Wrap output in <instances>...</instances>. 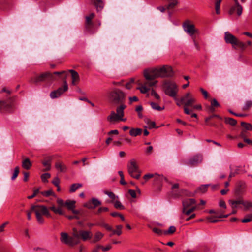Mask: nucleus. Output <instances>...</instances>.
<instances>
[{
  "label": "nucleus",
  "mask_w": 252,
  "mask_h": 252,
  "mask_svg": "<svg viewBox=\"0 0 252 252\" xmlns=\"http://www.w3.org/2000/svg\"><path fill=\"white\" fill-rule=\"evenodd\" d=\"M46 72L40 74V75L36 76L34 78H32L31 81L34 83H37L39 82H42L46 80Z\"/></svg>",
  "instance_id": "4be33fe9"
},
{
  "label": "nucleus",
  "mask_w": 252,
  "mask_h": 252,
  "mask_svg": "<svg viewBox=\"0 0 252 252\" xmlns=\"http://www.w3.org/2000/svg\"><path fill=\"white\" fill-rule=\"evenodd\" d=\"M244 201L242 199H238V200H234L232 201V204H236L237 205L238 204H242L243 205H244Z\"/></svg>",
  "instance_id": "0e129e2a"
},
{
  "label": "nucleus",
  "mask_w": 252,
  "mask_h": 252,
  "mask_svg": "<svg viewBox=\"0 0 252 252\" xmlns=\"http://www.w3.org/2000/svg\"><path fill=\"white\" fill-rule=\"evenodd\" d=\"M241 126L244 128V129L246 131L252 130V125L250 123L242 122H241Z\"/></svg>",
  "instance_id": "f704fd0d"
},
{
  "label": "nucleus",
  "mask_w": 252,
  "mask_h": 252,
  "mask_svg": "<svg viewBox=\"0 0 252 252\" xmlns=\"http://www.w3.org/2000/svg\"><path fill=\"white\" fill-rule=\"evenodd\" d=\"M128 172L130 176L135 179H139L141 175V172L137 165L136 161L131 159L127 164Z\"/></svg>",
  "instance_id": "423d86ee"
},
{
  "label": "nucleus",
  "mask_w": 252,
  "mask_h": 252,
  "mask_svg": "<svg viewBox=\"0 0 252 252\" xmlns=\"http://www.w3.org/2000/svg\"><path fill=\"white\" fill-rule=\"evenodd\" d=\"M91 203H93V209H94L96 207L101 204V201H100L98 199L95 198H93L91 199Z\"/></svg>",
  "instance_id": "7c9ffc66"
},
{
  "label": "nucleus",
  "mask_w": 252,
  "mask_h": 252,
  "mask_svg": "<svg viewBox=\"0 0 252 252\" xmlns=\"http://www.w3.org/2000/svg\"><path fill=\"white\" fill-rule=\"evenodd\" d=\"M40 193L42 195L46 196V197H48L50 195H53V196L55 195L54 193L52 191V190H49L47 191H42V192H40Z\"/></svg>",
  "instance_id": "a19ab883"
},
{
  "label": "nucleus",
  "mask_w": 252,
  "mask_h": 252,
  "mask_svg": "<svg viewBox=\"0 0 252 252\" xmlns=\"http://www.w3.org/2000/svg\"><path fill=\"white\" fill-rule=\"evenodd\" d=\"M224 40L226 43L231 44L233 47L237 46L242 50H244L246 48L245 44L239 40L228 32H226L224 33Z\"/></svg>",
  "instance_id": "20e7f679"
},
{
  "label": "nucleus",
  "mask_w": 252,
  "mask_h": 252,
  "mask_svg": "<svg viewBox=\"0 0 252 252\" xmlns=\"http://www.w3.org/2000/svg\"><path fill=\"white\" fill-rule=\"evenodd\" d=\"M51 176L50 174L49 173H44L41 176V178L43 182H48V179L50 178Z\"/></svg>",
  "instance_id": "49530a36"
},
{
  "label": "nucleus",
  "mask_w": 252,
  "mask_h": 252,
  "mask_svg": "<svg viewBox=\"0 0 252 252\" xmlns=\"http://www.w3.org/2000/svg\"><path fill=\"white\" fill-rule=\"evenodd\" d=\"M176 231V228L174 226H171L168 230L164 232L165 234H172Z\"/></svg>",
  "instance_id": "5fc2aeb1"
},
{
  "label": "nucleus",
  "mask_w": 252,
  "mask_h": 252,
  "mask_svg": "<svg viewBox=\"0 0 252 252\" xmlns=\"http://www.w3.org/2000/svg\"><path fill=\"white\" fill-rule=\"evenodd\" d=\"M82 187V184L80 183H76V184H73L70 186V192H75L79 188Z\"/></svg>",
  "instance_id": "cd10ccee"
},
{
  "label": "nucleus",
  "mask_w": 252,
  "mask_h": 252,
  "mask_svg": "<svg viewBox=\"0 0 252 252\" xmlns=\"http://www.w3.org/2000/svg\"><path fill=\"white\" fill-rule=\"evenodd\" d=\"M19 172V168L18 166H17L15 168L14 173L13 174L12 176L11 177L12 180H14L17 178V177L18 175Z\"/></svg>",
  "instance_id": "c03bdc74"
},
{
  "label": "nucleus",
  "mask_w": 252,
  "mask_h": 252,
  "mask_svg": "<svg viewBox=\"0 0 252 252\" xmlns=\"http://www.w3.org/2000/svg\"><path fill=\"white\" fill-rule=\"evenodd\" d=\"M128 193L132 198H135L136 197V194L135 190L129 189L128 190Z\"/></svg>",
  "instance_id": "338daca9"
},
{
  "label": "nucleus",
  "mask_w": 252,
  "mask_h": 252,
  "mask_svg": "<svg viewBox=\"0 0 252 252\" xmlns=\"http://www.w3.org/2000/svg\"><path fill=\"white\" fill-rule=\"evenodd\" d=\"M55 168L61 172H65L66 166L62 162L58 161L55 163Z\"/></svg>",
  "instance_id": "5701e85b"
},
{
  "label": "nucleus",
  "mask_w": 252,
  "mask_h": 252,
  "mask_svg": "<svg viewBox=\"0 0 252 252\" xmlns=\"http://www.w3.org/2000/svg\"><path fill=\"white\" fill-rule=\"evenodd\" d=\"M151 95L154 96L158 100L160 99L159 95L153 89H152L151 90Z\"/></svg>",
  "instance_id": "680f3d73"
},
{
  "label": "nucleus",
  "mask_w": 252,
  "mask_h": 252,
  "mask_svg": "<svg viewBox=\"0 0 252 252\" xmlns=\"http://www.w3.org/2000/svg\"><path fill=\"white\" fill-rule=\"evenodd\" d=\"M212 118H218L219 119H221V117H220L218 115L214 114L210 116V117L206 118L205 119V122H208L210 120L212 119Z\"/></svg>",
  "instance_id": "13d9d810"
},
{
  "label": "nucleus",
  "mask_w": 252,
  "mask_h": 252,
  "mask_svg": "<svg viewBox=\"0 0 252 252\" xmlns=\"http://www.w3.org/2000/svg\"><path fill=\"white\" fill-rule=\"evenodd\" d=\"M32 211H34L36 214L37 213L38 214L44 215L47 217H50V214L47 209V208L44 205H32L31 207Z\"/></svg>",
  "instance_id": "6e6552de"
},
{
  "label": "nucleus",
  "mask_w": 252,
  "mask_h": 252,
  "mask_svg": "<svg viewBox=\"0 0 252 252\" xmlns=\"http://www.w3.org/2000/svg\"><path fill=\"white\" fill-rule=\"evenodd\" d=\"M243 11V7H242L240 12L238 11V7L236 6V4H234L231 6L229 10L228 13L230 15H233L236 13L238 16H240L242 15Z\"/></svg>",
  "instance_id": "aec40b11"
},
{
  "label": "nucleus",
  "mask_w": 252,
  "mask_h": 252,
  "mask_svg": "<svg viewBox=\"0 0 252 252\" xmlns=\"http://www.w3.org/2000/svg\"><path fill=\"white\" fill-rule=\"evenodd\" d=\"M114 207L118 209L123 210L125 209L124 206L119 201H116L114 202Z\"/></svg>",
  "instance_id": "ea45409f"
},
{
  "label": "nucleus",
  "mask_w": 252,
  "mask_h": 252,
  "mask_svg": "<svg viewBox=\"0 0 252 252\" xmlns=\"http://www.w3.org/2000/svg\"><path fill=\"white\" fill-rule=\"evenodd\" d=\"M104 235L100 232H97L94 236V239L93 240V242L95 243L99 241L103 237Z\"/></svg>",
  "instance_id": "2f4dec72"
},
{
  "label": "nucleus",
  "mask_w": 252,
  "mask_h": 252,
  "mask_svg": "<svg viewBox=\"0 0 252 252\" xmlns=\"http://www.w3.org/2000/svg\"><path fill=\"white\" fill-rule=\"evenodd\" d=\"M200 90L201 92L202 93V94H203L204 98L205 99L208 98V94L206 90H204L202 88H200Z\"/></svg>",
  "instance_id": "e2e57ef3"
},
{
  "label": "nucleus",
  "mask_w": 252,
  "mask_h": 252,
  "mask_svg": "<svg viewBox=\"0 0 252 252\" xmlns=\"http://www.w3.org/2000/svg\"><path fill=\"white\" fill-rule=\"evenodd\" d=\"M120 105L116 108V112L112 111L110 114L107 117V120L111 123H114L119 121H126V119H123L124 116V109L126 105L124 103H119Z\"/></svg>",
  "instance_id": "f03ea898"
},
{
  "label": "nucleus",
  "mask_w": 252,
  "mask_h": 252,
  "mask_svg": "<svg viewBox=\"0 0 252 252\" xmlns=\"http://www.w3.org/2000/svg\"><path fill=\"white\" fill-rule=\"evenodd\" d=\"M252 221V214L247 215L242 220L243 223H247Z\"/></svg>",
  "instance_id": "e433bc0d"
},
{
  "label": "nucleus",
  "mask_w": 252,
  "mask_h": 252,
  "mask_svg": "<svg viewBox=\"0 0 252 252\" xmlns=\"http://www.w3.org/2000/svg\"><path fill=\"white\" fill-rule=\"evenodd\" d=\"M153 231L158 235H161L162 234V230L156 227H155L153 229Z\"/></svg>",
  "instance_id": "774afa93"
},
{
  "label": "nucleus",
  "mask_w": 252,
  "mask_h": 252,
  "mask_svg": "<svg viewBox=\"0 0 252 252\" xmlns=\"http://www.w3.org/2000/svg\"><path fill=\"white\" fill-rule=\"evenodd\" d=\"M73 236L77 239L81 238L83 241H86L90 239L92 237V234L91 231L79 230L78 231L76 228L73 229Z\"/></svg>",
  "instance_id": "0eeeda50"
},
{
  "label": "nucleus",
  "mask_w": 252,
  "mask_h": 252,
  "mask_svg": "<svg viewBox=\"0 0 252 252\" xmlns=\"http://www.w3.org/2000/svg\"><path fill=\"white\" fill-rule=\"evenodd\" d=\"M212 107H218L220 106L219 103L215 98L213 99L211 102Z\"/></svg>",
  "instance_id": "052dcab7"
},
{
  "label": "nucleus",
  "mask_w": 252,
  "mask_h": 252,
  "mask_svg": "<svg viewBox=\"0 0 252 252\" xmlns=\"http://www.w3.org/2000/svg\"><path fill=\"white\" fill-rule=\"evenodd\" d=\"M252 106V101L251 100L247 101L243 107V110H248L250 107Z\"/></svg>",
  "instance_id": "a18cd8bd"
},
{
  "label": "nucleus",
  "mask_w": 252,
  "mask_h": 252,
  "mask_svg": "<svg viewBox=\"0 0 252 252\" xmlns=\"http://www.w3.org/2000/svg\"><path fill=\"white\" fill-rule=\"evenodd\" d=\"M52 183L56 187H58L60 184V180L58 177L54 178L52 181Z\"/></svg>",
  "instance_id": "69168bd1"
},
{
  "label": "nucleus",
  "mask_w": 252,
  "mask_h": 252,
  "mask_svg": "<svg viewBox=\"0 0 252 252\" xmlns=\"http://www.w3.org/2000/svg\"><path fill=\"white\" fill-rule=\"evenodd\" d=\"M142 130L141 128H131L129 131V134L132 136H137L141 134Z\"/></svg>",
  "instance_id": "393cba45"
},
{
  "label": "nucleus",
  "mask_w": 252,
  "mask_h": 252,
  "mask_svg": "<svg viewBox=\"0 0 252 252\" xmlns=\"http://www.w3.org/2000/svg\"><path fill=\"white\" fill-rule=\"evenodd\" d=\"M150 105L152 109L158 111H161L164 109V107H160L157 103L155 102H151Z\"/></svg>",
  "instance_id": "473e14b6"
},
{
  "label": "nucleus",
  "mask_w": 252,
  "mask_h": 252,
  "mask_svg": "<svg viewBox=\"0 0 252 252\" xmlns=\"http://www.w3.org/2000/svg\"><path fill=\"white\" fill-rule=\"evenodd\" d=\"M175 101H176V104L178 106H181L182 104H184L185 105V102L182 101V99L180 98V99H179L177 98L176 96L175 97H173Z\"/></svg>",
  "instance_id": "4d7b16f0"
},
{
  "label": "nucleus",
  "mask_w": 252,
  "mask_h": 252,
  "mask_svg": "<svg viewBox=\"0 0 252 252\" xmlns=\"http://www.w3.org/2000/svg\"><path fill=\"white\" fill-rule=\"evenodd\" d=\"M32 163L29 158H26L23 160L22 166V167L25 169L28 170L32 166Z\"/></svg>",
  "instance_id": "a878e982"
},
{
  "label": "nucleus",
  "mask_w": 252,
  "mask_h": 252,
  "mask_svg": "<svg viewBox=\"0 0 252 252\" xmlns=\"http://www.w3.org/2000/svg\"><path fill=\"white\" fill-rule=\"evenodd\" d=\"M246 188V183L244 182H239L237 187L235 189V193L237 196H240L244 192V189Z\"/></svg>",
  "instance_id": "dca6fc26"
},
{
  "label": "nucleus",
  "mask_w": 252,
  "mask_h": 252,
  "mask_svg": "<svg viewBox=\"0 0 252 252\" xmlns=\"http://www.w3.org/2000/svg\"><path fill=\"white\" fill-rule=\"evenodd\" d=\"M57 203L59 206L58 208H56L55 205H52L50 207V209L56 214L63 215V212L61 209V207L65 206V202H64L63 199L58 198L57 200Z\"/></svg>",
  "instance_id": "ddd939ff"
},
{
  "label": "nucleus",
  "mask_w": 252,
  "mask_h": 252,
  "mask_svg": "<svg viewBox=\"0 0 252 252\" xmlns=\"http://www.w3.org/2000/svg\"><path fill=\"white\" fill-rule=\"evenodd\" d=\"M194 195V194L193 193L184 189L173 190L172 192V195L174 198H178L182 195L193 196Z\"/></svg>",
  "instance_id": "4468645a"
},
{
  "label": "nucleus",
  "mask_w": 252,
  "mask_h": 252,
  "mask_svg": "<svg viewBox=\"0 0 252 252\" xmlns=\"http://www.w3.org/2000/svg\"><path fill=\"white\" fill-rule=\"evenodd\" d=\"M35 215L38 223L43 224L44 223V218L42 217V215H41V214H38L37 213Z\"/></svg>",
  "instance_id": "8fccbe9b"
},
{
  "label": "nucleus",
  "mask_w": 252,
  "mask_h": 252,
  "mask_svg": "<svg viewBox=\"0 0 252 252\" xmlns=\"http://www.w3.org/2000/svg\"><path fill=\"white\" fill-rule=\"evenodd\" d=\"M84 206L90 209H93V203H91V199L84 204Z\"/></svg>",
  "instance_id": "864d4df0"
},
{
  "label": "nucleus",
  "mask_w": 252,
  "mask_h": 252,
  "mask_svg": "<svg viewBox=\"0 0 252 252\" xmlns=\"http://www.w3.org/2000/svg\"><path fill=\"white\" fill-rule=\"evenodd\" d=\"M60 240L62 243L71 246H73L78 243V241L75 242L73 238L69 237L66 232L61 233Z\"/></svg>",
  "instance_id": "1a4fd4ad"
},
{
  "label": "nucleus",
  "mask_w": 252,
  "mask_h": 252,
  "mask_svg": "<svg viewBox=\"0 0 252 252\" xmlns=\"http://www.w3.org/2000/svg\"><path fill=\"white\" fill-rule=\"evenodd\" d=\"M95 16V14L94 13H91L89 16H87L86 17V22L85 23H90L92 22V19H93Z\"/></svg>",
  "instance_id": "09e8293b"
},
{
  "label": "nucleus",
  "mask_w": 252,
  "mask_h": 252,
  "mask_svg": "<svg viewBox=\"0 0 252 252\" xmlns=\"http://www.w3.org/2000/svg\"><path fill=\"white\" fill-rule=\"evenodd\" d=\"M117 230H112L113 234H117L119 236L122 234V229L123 228V226L121 225H119L116 226Z\"/></svg>",
  "instance_id": "72a5a7b5"
},
{
  "label": "nucleus",
  "mask_w": 252,
  "mask_h": 252,
  "mask_svg": "<svg viewBox=\"0 0 252 252\" xmlns=\"http://www.w3.org/2000/svg\"><path fill=\"white\" fill-rule=\"evenodd\" d=\"M195 101V98L190 97L186 102H185V106L191 107Z\"/></svg>",
  "instance_id": "c85d7f7f"
},
{
  "label": "nucleus",
  "mask_w": 252,
  "mask_h": 252,
  "mask_svg": "<svg viewBox=\"0 0 252 252\" xmlns=\"http://www.w3.org/2000/svg\"><path fill=\"white\" fill-rule=\"evenodd\" d=\"M69 72L71 73L72 78V84L73 85H75L76 83L78 82L79 80V76L78 73L74 70H69Z\"/></svg>",
  "instance_id": "6ab92c4d"
},
{
  "label": "nucleus",
  "mask_w": 252,
  "mask_h": 252,
  "mask_svg": "<svg viewBox=\"0 0 252 252\" xmlns=\"http://www.w3.org/2000/svg\"><path fill=\"white\" fill-rule=\"evenodd\" d=\"M195 203L196 201L194 199H184L182 201L183 208H184V209H188Z\"/></svg>",
  "instance_id": "a211bd4d"
},
{
  "label": "nucleus",
  "mask_w": 252,
  "mask_h": 252,
  "mask_svg": "<svg viewBox=\"0 0 252 252\" xmlns=\"http://www.w3.org/2000/svg\"><path fill=\"white\" fill-rule=\"evenodd\" d=\"M178 4L177 0H174L171 1L167 5V8L169 9L170 8H172L174 7Z\"/></svg>",
  "instance_id": "3c124183"
},
{
  "label": "nucleus",
  "mask_w": 252,
  "mask_h": 252,
  "mask_svg": "<svg viewBox=\"0 0 252 252\" xmlns=\"http://www.w3.org/2000/svg\"><path fill=\"white\" fill-rule=\"evenodd\" d=\"M104 193L107 195L113 201L118 198L113 192L111 191H105Z\"/></svg>",
  "instance_id": "4c0bfd02"
},
{
  "label": "nucleus",
  "mask_w": 252,
  "mask_h": 252,
  "mask_svg": "<svg viewBox=\"0 0 252 252\" xmlns=\"http://www.w3.org/2000/svg\"><path fill=\"white\" fill-rule=\"evenodd\" d=\"M109 210V208L108 207H100L97 211L95 212L96 214H99L102 212H106Z\"/></svg>",
  "instance_id": "603ef678"
},
{
  "label": "nucleus",
  "mask_w": 252,
  "mask_h": 252,
  "mask_svg": "<svg viewBox=\"0 0 252 252\" xmlns=\"http://www.w3.org/2000/svg\"><path fill=\"white\" fill-rule=\"evenodd\" d=\"M38 193H40L39 189L35 190L33 192V193L32 195L28 196L27 198L29 199H32Z\"/></svg>",
  "instance_id": "bf43d9fd"
},
{
  "label": "nucleus",
  "mask_w": 252,
  "mask_h": 252,
  "mask_svg": "<svg viewBox=\"0 0 252 252\" xmlns=\"http://www.w3.org/2000/svg\"><path fill=\"white\" fill-rule=\"evenodd\" d=\"M155 179L157 180L158 181L160 182H162L163 180H165L166 178L163 177L162 175H159L158 174H154Z\"/></svg>",
  "instance_id": "37998d69"
},
{
  "label": "nucleus",
  "mask_w": 252,
  "mask_h": 252,
  "mask_svg": "<svg viewBox=\"0 0 252 252\" xmlns=\"http://www.w3.org/2000/svg\"><path fill=\"white\" fill-rule=\"evenodd\" d=\"M190 97L191 96L190 93H188L184 96L182 97L181 99H182V101L186 102Z\"/></svg>",
  "instance_id": "6e6d98bb"
},
{
  "label": "nucleus",
  "mask_w": 252,
  "mask_h": 252,
  "mask_svg": "<svg viewBox=\"0 0 252 252\" xmlns=\"http://www.w3.org/2000/svg\"><path fill=\"white\" fill-rule=\"evenodd\" d=\"M46 74H47L46 75V80H48L49 81H53L56 80V77L53 74H52L49 72H46Z\"/></svg>",
  "instance_id": "58836bf2"
},
{
  "label": "nucleus",
  "mask_w": 252,
  "mask_h": 252,
  "mask_svg": "<svg viewBox=\"0 0 252 252\" xmlns=\"http://www.w3.org/2000/svg\"><path fill=\"white\" fill-rule=\"evenodd\" d=\"M96 7L98 12L102 10L104 6V3L102 0H91Z\"/></svg>",
  "instance_id": "412c9836"
},
{
  "label": "nucleus",
  "mask_w": 252,
  "mask_h": 252,
  "mask_svg": "<svg viewBox=\"0 0 252 252\" xmlns=\"http://www.w3.org/2000/svg\"><path fill=\"white\" fill-rule=\"evenodd\" d=\"M245 210H251L252 211V202L249 201H244V205Z\"/></svg>",
  "instance_id": "c756f323"
},
{
  "label": "nucleus",
  "mask_w": 252,
  "mask_h": 252,
  "mask_svg": "<svg viewBox=\"0 0 252 252\" xmlns=\"http://www.w3.org/2000/svg\"><path fill=\"white\" fill-rule=\"evenodd\" d=\"M85 29L86 31L90 34H94L97 31V29L95 28L94 24L93 22L85 23Z\"/></svg>",
  "instance_id": "f3484780"
},
{
  "label": "nucleus",
  "mask_w": 252,
  "mask_h": 252,
  "mask_svg": "<svg viewBox=\"0 0 252 252\" xmlns=\"http://www.w3.org/2000/svg\"><path fill=\"white\" fill-rule=\"evenodd\" d=\"M13 110V105L10 102L0 101V112L2 113H11Z\"/></svg>",
  "instance_id": "9b49d317"
},
{
  "label": "nucleus",
  "mask_w": 252,
  "mask_h": 252,
  "mask_svg": "<svg viewBox=\"0 0 252 252\" xmlns=\"http://www.w3.org/2000/svg\"><path fill=\"white\" fill-rule=\"evenodd\" d=\"M225 122L233 126H235L237 123V121L235 119L231 118H225Z\"/></svg>",
  "instance_id": "c9c22d12"
},
{
  "label": "nucleus",
  "mask_w": 252,
  "mask_h": 252,
  "mask_svg": "<svg viewBox=\"0 0 252 252\" xmlns=\"http://www.w3.org/2000/svg\"><path fill=\"white\" fill-rule=\"evenodd\" d=\"M183 27L186 33L192 37L194 34L197 32V30L195 29L194 25L190 24L189 22L184 23Z\"/></svg>",
  "instance_id": "f8f14e48"
},
{
  "label": "nucleus",
  "mask_w": 252,
  "mask_h": 252,
  "mask_svg": "<svg viewBox=\"0 0 252 252\" xmlns=\"http://www.w3.org/2000/svg\"><path fill=\"white\" fill-rule=\"evenodd\" d=\"M76 201L74 200H67L65 202V206L68 209L71 210L75 207Z\"/></svg>",
  "instance_id": "bb28decb"
},
{
  "label": "nucleus",
  "mask_w": 252,
  "mask_h": 252,
  "mask_svg": "<svg viewBox=\"0 0 252 252\" xmlns=\"http://www.w3.org/2000/svg\"><path fill=\"white\" fill-rule=\"evenodd\" d=\"M220 3H221L220 0H217L215 2V10H216V13L217 14H219L220 13Z\"/></svg>",
  "instance_id": "79ce46f5"
},
{
  "label": "nucleus",
  "mask_w": 252,
  "mask_h": 252,
  "mask_svg": "<svg viewBox=\"0 0 252 252\" xmlns=\"http://www.w3.org/2000/svg\"><path fill=\"white\" fill-rule=\"evenodd\" d=\"M126 94L118 88L113 89L109 94V98L112 103L115 105L124 103Z\"/></svg>",
  "instance_id": "7ed1b4c3"
},
{
  "label": "nucleus",
  "mask_w": 252,
  "mask_h": 252,
  "mask_svg": "<svg viewBox=\"0 0 252 252\" xmlns=\"http://www.w3.org/2000/svg\"><path fill=\"white\" fill-rule=\"evenodd\" d=\"M52 158L51 157H49L46 158V159L42 162V164L46 168L44 170V171H49L51 169V161H52Z\"/></svg>",
  "instance_id": "b1692460"
},
{
  "label": "nucleus",
  "mask_w": 252,
  "mask_h": 252,
  "mask_svg": "<svg viewBox=\"0 0 252 252\" xmlns=\"http://www.w3.org/2000/svg\"><path fill=\"white\" fill-rule=\"evenodd\" d=\"M163 88L166 95L172 97H175L177 96L178 88L175 83L170 81L165 82L163 84Z\"/></svg>",
  "instance_id": "39448f33"
},
{
  "label": "nucleus",
  "mask_w": 252,
  "mask_h": 252,
  "mask_svg": "<svg viewBox=\"0 0 252 252\" xmlns=\"http://www.w3.org/2000/svg\"><path fill=\"white\" fill-rule=\"evenodd\" d=\"M173 71L170 66L163 65L161 67L153 68L149 70L144 71V76L146 81L137 88L142 94L147 93L150 90V87L154 86L158 81L154 80L155 78L161 77H170L173 75Z\"/></svg>",
  "instance_id": "f257e3e1"
},
{
  "label": "nucleus",
  "mask_w": 252,
  "mask_h": 252,
  "mask_svg": "<svg viewBox=\"0 0 252 252\" xmlns=\"http://www.w3.org/2000/svg\"><path fill=\"white\" fill-rule=\"evenodd\" d=\"M68 89V85L66 81H64V85L63 87H60L57 90L52 91L50 93V97L53 98L59 97L62 94L67 91Z\"/></svg>",
  "instance_id": "9d476101"
},
{
  "label": "nucleus",
  "mask_w": 252,
  "mask_h": 252,
  "mask_svg": "<svg viewBox=\"0 0 252 252\" xmlns=\"http://www.w3.org/2000/svg\"><path fill=\"white\" fill-rule=\"evenodd\" d=\"M97 225H100V226L105 228L106 230H107L108 231L112 230V227L104 222H101L100 223H98V224H97Z\"/></svg>",
  "instance_id": "de8ad7c7"
},
{
  "label": "nucleus",
  "mask_w": 252,
  "mask_h": 252,
  "mask_svg": "<svg viewBox=\"0 0 252 252\" xmlns=\"http://www.w3.org/2000/svg\"><path fill=\"white\" fill-rule=\"evenodd\" d=\"M203 159L202 156L200 154H196L191 157L188 162V164L191 166H195L200 163Z\"/></svg>",
  "instance_id": "2eb2a0df"
}]
</instances>
